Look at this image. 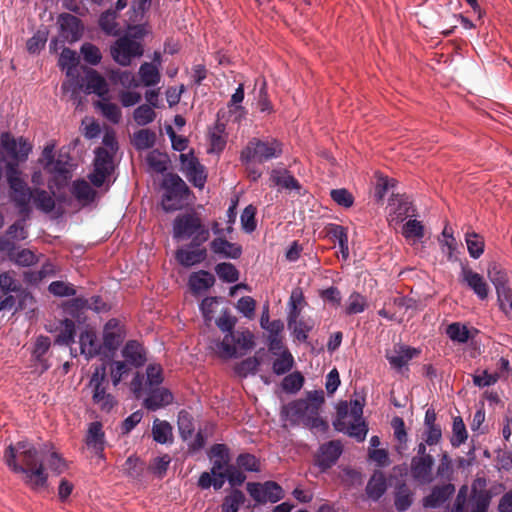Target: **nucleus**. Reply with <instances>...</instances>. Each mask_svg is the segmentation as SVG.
<instances>
[{"instance_id": "f257e3e1", "label": "nucleus", "mask_w": 512, "mask_h": 512, "mask_svg": "<svg viewBox=\"0 0 512 512\" xmlns=\"http://www.w3.org/2000/svg\"><path fill=\"white\" fill-rule=\"evenodd\" d=\"M3 459L13 472L23 475V481L31 488L46 486L48 474L43 465V454L29 441L10 444L4 452Z\"/></svg>"}, {"instance_id": "f03ea898", "label": "nucleus", "mask_w": 512, "mask_h": 512, "mask_svg": "<svg viewBox=\"0 0 512 512\" xmlns=\"http://www.w3.org/2000/svg\"><path fill=\"white\" fill-rule=\"evenodd\" d=\"M324 401L322 390L309 391L305 399H297L284 405L282 414L292 425L302 423L310 429L325 431L328 428L327 422L319 416Z\"/></svg>"}, {"instance_id": "7ed1b4c3", "label": "nucleus", "mask_w": 512, "mask_h": 512, "mask_svg": "<svg viewBox=\"0 0 512 512\" xmlns=\"http://www.w3.org/2000/svg\"><path fill=\"white\" fill-rule=\"evenodd\" d=\"M6 169V179L10 190V199L18 209L19 214L29 217L32 209L30 202L33 197L34 189L30 188L21 178V171L16 162H6L0 151V180L3 177V169Z\"/></svg>"}, {"instance_id": "20e7f679", "label": "nucleus", "mask_w": 512, "mask_h": 512, "mask_svg": "<svg viewBox=\"0 0 512 512\" xmlns=\"http://www.w3.org/2000/svg\"><path fill=\"white\" fill-rule=\"evenodd\" d=\"M162 188L165 190L162 207L166 212L182 209L187 204L190 189L179 175L175 173L165 174Z\"/></svg>"}, {"instance_id": "39448f33", "label": "nucleus", "mask_w": 512, "mask_h": 512, "mask_svg": "<svg viewBox=\"0 0 512 512\" xmlns=\"http://www.w3.org/2000/svg\"><path fill=\"white\" fill-rule=\"evenodd\" d=\"M283 153V145L276 139L260 140L252 138L241 152L244 163H264L278 158Z\"/></svg>"}, {"instance_id": "423d86ee", "label": "nucleus", "mask_w": 512, "mask_h": 512, "mask_svg": "<svg viewBox=\"0 0 512 512\" xmlns=\"http://www.w3.org/2000/svg\"><path fill=\"white\" fill-rule=\"evenodd\" d=\"M173 236L175 239L192 238L193 246H200L209 238V230L202 225L195 214L178 215L173 222Z\"/></svg>"}, {"instance_id": "0eeeda50", "label": "nucleus", "mask_w": 512, "mask_h": 512, "mask_svg": "<svg viewBox=\"0 0 512 512\" xmlns=\"http://www.w3.org/2000/svg\"><path fill=\"white\" fill-rule=\"evenodd\" d=\"M109 381L104 364L95 368L88 386L92 389L93 404L102 412L109 413L117 404L115 397L107 392Z\"/></svg>"}, {"instance_id": "6e6552de", "label": "nucleus", "mask_w": 512, "mask_h": 512, "mask_svg": "<svg viewBox=\"0 0 512 512\" xmlns=\"http://www.w3.org/2000/svg\"><path fill=\"white\" fill-rule=\"evenodd\" d=\"M230 74V76L226 75V90L232 93L226 106L229 119L233 122H240L247 114L246 109L242 106L245 97L244 87L246 78L241 73L231 71Z\"/></svg>"}, {"instance_id": "1a4fd4ad", "label": "nucleus", "mask_w": 512, "mask_h": 512, "mask_svg": "<svg viewBox=\"0 0 512 512\" xmlns=\"http://www.w3.org/2000/svg\"><path fill=\"white\" fill-rule=\"evenodd\" d=\"M210 457H216L211 472H203L198 480L201 489L213 487L219 490L224 485V444H216L210 450Z\"/></svg>"}, {"instance_id": "9d476101", "label": "nucleus", "mask_w": 512, "mask_h": 512, "mask_svg": "<svg viewBox=\"0 0 512 512\" xmlns=\"http://www.w3.org/2000/svg\"><path fill=\"white\" fill-rule=\"evenodd\" d=\"M143 52L142 44L128 35L118 38L110 48L113 60L121 66H129L132 60L141 57Z\"/></svg>"}, {"instance_id": "9b49d317", "label": "nucleus", "mask_w": 512, "mask_h": 512, "mask_svg": "<svg viewBox=\"0 0 512 512\" xmlns=\"http://www.w3.org/2000/svg\"><path fill=\"white\" fill-rule=\"evenodd\" d=\"M247 492L258 504L276 503L285 497L283 488L275 481L269 480L264 483L248 482Z\"/></svg>"}, {"instance_id": "f8f14e48", "label": "nucleus", "mask_w": 512, "mask_h": 512, "mask_svg": "<svg viewBox=\"0 0 512 512\" xmlns=\"http://www.w3.org/2000/svg\"><path fill=\"white\" fill-rule=\"evenodd\" d=\"M113 158L112 152L106 148L98 147L95 150L94 171L89 175V179L95 187H101L114 171Z\"/></svg>"}, {"instance_id": "ddd939ff", "label": "nucleus", "mask_w": 512, "mask_h": 512, "mask_svg": "<svg viewBox=\"0 0 512 512\" xmlns=\"http://www.w3.org/2000/svg\"><path fill=\"white\" fill-rule=\"evenodd\" d=\"M205 325L211 327L216 325L224 332V301L222 297H206L200 304Z\"/></svg>"}, {"instance_id": "4468645a", "label": "nucleus", "mask_w": 512, "mask_h": 512, "mask_svg": "<svg viewBox=\"0 0 512 512\" xmlns=\"http://www.w3.org/2000/svg\"><path fill=\"white\" fill-rule=\"evenodd\" d=\"M181 171L187 179L198 188H203L206 182L204 167L193 152L180 154Z\"/></svg>"}, {"instance_id": "2eb2a0df", "label": "nucleus", "mask_w": 512, "mask_h": 512, "mask_svg": "<svg viewBox=\"0 0 512 512\" xmlns=\"http://www.w3.org/2000/svg\"><path fill=\"white\" fill-rule=\"evenodd\" d=\"M343 452V446L339 440H331L320 445L315 454V465L325 472L334 466Z\"/></svg>"}, {"instance_id": "dca6fc26", "label": "nucleus", "mask_w": 512, "mask_h": 512, "mask_svg": "<svg viewBox=\"0 0 512 512\" xmlns=\"http://www.w3.org/2000/svg\"><path fill=\"white\" fill-rule=\"evenodd\" d=\"M390 212L388 221L390 224H399L403 222L407 217L415 215L416 209L409 197L405 195L393 194L391 202L389 203Z\"/></svg>"}, {"instance_id": "f3484780", "label": "nucleus", "mask_w": 512, "mask_h": 512, "mask_svg": "<svg viewBox=\"0 0 512 512\" xmlns=\"http://www.w3.org/2000/svg\"><path fill=\"white\" fill-rule=\"evenodd\" d=\"M504 489L503 485L491 489H477L476 484L472 486L468 506L470 512H487L491 499Z\"/></svg>"}, {"instance_id": "a211bd4d", "label": "nucleus", "mask_w": 512, "mask_h": 512, "mask_svg": "<svg viewBox=\"0 0 512 512\" xmlns=\"http://www.w3.org/2000/svg\"><path fill=\"white\" fill-rule=\"evenodd\" d=\"M123 341V335L118 320L110 319L103 329V342L101 343L103 356L113 354Z\"/></svg>"}, {"instance_id": "6ab92c4d", "label": "nucleus", "mask_w": 512, "mask_h": 512, "mask_svg": "<svg viewBox=\"0 0 512 512\" xmlns=\"http://www.w3.org/2000/svg\"><path fill=\"white\" fill-rule=\"evenodd\" d=\"M60 36L69 43L78 41L83 33L81 20L69 13H63L58 18Z\"/></svg>"}, {"instance_id": "aec40b11", "label": "nucleus", "mask_w": 512, "mask_h": 512, "mask_svg": "<svg viewBox=\"0 0 512 512\" xmlns=\"http://www.w3.org/2000/svg\"><path fill=\"white\" fill-rule=\"evenodd\" d=\"M435 460L433 456L412 457L410 471L412 478L421 483L428 484L432 482V469Z\"/></svg>"}, {"instance_id": "412c9836", "label": "nucleus", "mask_w": 512, "mask_h": 512, "mask_svg": "<svg viewBox=\"0 0 512 512\" xmlns=\"http://www.w3.org/2000/svg\"><path fill=\"white\" fill-rule=\"evenodd\" d=\"M460 277L479 299L484 300L488 297L489 288L482 275L468 266H462Z\"/></svg>"}, {"instance_id": "4be33fe9", "label": "nucleus", "mask_w": 512, "mask_h": 512, "mask_svg": "<svg viewBox=\"0 0 512 512\" xmlns=\"http://www.w3.org/2000/svg\"><path fill=\"white\" fill-rule=\"evenodd\" d=\"M79 345L80 353L87 359L103 355L101 342L98 340L95 331L91 329H86L80 333Z\"/></svg>"}, {"instance_id": "5701e85b", "label": "nucleus", "mask_w": 512, "mask_h": 512, "mask_svg": "<svg viewBox=\"0 0 512 512\" xmlns=\"http://www.w3.org/2000/svg\"><path fill=\"white\" fill-rule=\"evenodd\" d=\"M85 92L87 94L94 93L104 98L108 94V85L105 78L96 70L87 68L84 77Z\"/></svg>"}, {"instance_id": "b1692460", "label": "nucleus", "mask_w": 512, "mask_h": 512, "mask_svg": "<svg viewBox=\"0 0 512 512\" xmlns=\"http://www.w3.org/2000/svg\"><path fill=\"white\" fill-rule=\"evenodd\" d=\"M235 346H231L226 343V358L233 357L237 353V349L245 352L252 349L254 346V335L248 330H237L236 332L229 335Z\"/></svg>"}, {"instance_id": "393cba45", "label": "nucleus", "mask_w": 512, "mask_h": 512, "mask_svg": "<svg viewBox=\"0 0 512 512\" xmlns=\"http://www.w3.org/2000/svg\"><path fill=\"white\" fill-rule=\"evenodd\" d=\"M173 395L167 388L153 387L144 400V406L151 411H156L171 404Z\"/></svg>"}, {"instance_id": "a878e982", "label": "nucleus", "mask_w": 512, "mask_h": 512, "mask_svg": "<svg viewBox=\"0 0 512 512\" xmlns=\"http://www.w3.org/2000/svg\"><path fill=\"white\" fill-rule=\"evenodd\" d=\"M455 492L453 484H444L433 487L431 493L423 499L425 508H437L446 502Z\"/></svg>"}, {"instance_id": "bb28decb", "label": "nucleus", "mask_w": 512, "mask_h": 512, "mask_svg": "<svg viewBox=\"0 0 512 512\" xmlns=\"http://www.w3.org/2000/svg\"><path fill=\"white\" fill-rule=\"evenodd\" d=\"M206 258V250L199 248V246H193L190 244L187 249H179L176 252L177 261L185 266L191 267L195 264L201 263Z\"/></svg>"}, {"instance_id": "cd10ccee", "label": "nucleus", "mask_w": 512, "mask_h": 512, "mask_svg": "<svg viewBox=\"0 0 512 512\" xmlns=\"http://www.w3.org/2000/svg\"><path fill=\"white\" fill-rule=\"evenodd\" d=\"M414 493L405 482L396 485L394 491V506L398 512L407 511L413 504Z\"/></svg>"}, {"instance_id": "c85d7f7f", "label": "nucleus", "mask_w": 512, "mask_h": 512, "mask_svg": "<svg viewBox=\"0 0 512 512\" xmlns=\"http://www.w3.org/2000/svg\"><path fill=\"white\" fill-rule=\"evenodd\" d=\"M270 181L274 186L282 189L297 191L301 189L299 181L286 169H273L270 174Z\"/></svg>"}, {"instance_id": "c756f323", "label": "nucleus", "mask_w": 512, "mask_h": 512, "mask_svg": "<svg viewBox=\"0 0 512 512\" xmlns=\"http://www.w3.org/2000/svg\"><path fill=\"white\" fill-rule=\"evenodd\" d=\"M419 353L420 351L416 348L400 346L399 350L395 351L394 354L387 353L386 359L388 360L391 367L397 370H401L411 359L419 355Z\"/></svg>"}, {"instance_id": "7c9ffc66", "label": "nucleus", "mask_w": 512, "mask_h": 512, "mask_svg": "<svg viewBox=\"0 0 512 512\" xmlns=\"http://www.w3.org/2000/svg\"><path fill=\"white\" fill-rule=\"evenodd\" d=\"M122 355L134 367H140L146 361L143 347L136 340H130L125 344Z\"/></svg>"}, {"instance_id": "2f4dec72", "label": "nucleus", "mask_w": 512, "mask_h": 512, "mask_svg": "<svg viewBox=\"0 0 512 512\" xmlns=\"http://www.w3.org/2000/svg\"><path fill=\"white\" fill-rule=\"evenodd\" d=\"M214 282L215 278L213 274L204 270H200L198 272H193L189 276L188 285L194 294H198L209 289L211 286H213Z\"/></svg>"}, {"instance_id": "473e14b6", "label": "nucleus", "mask_w": 512, "mask_h": 512, "mask_svg": "<svg viewBox=\"0 0 512 512\" xmlns=\"http://www.w3.org/2000/svg\"><path fill=\"white\" fill-rule=\"evenodd\" d=\"M367 496L373 500L378 501L387 490V482L382 472H375L369 479L366 486Z\"/></svg>"}, {"instance_id": "72a5a7b5", "label": "nucleus", "mask_w": 512, "mask_h": 512, "mask_svg": "<svg viewBox=\"0 0 512 512\" xmlns=\"http://www.w3.org/2000/svg\"><path fill=\"white\" fill-rule=\"evenodd\" d=\"M102 427L103 426L101 422H92L89 425L86 436V444L89 447L94 448L97 453L104 450L105 434L102 430Z\"/></svg>"}, {"instance_id": "f704fd0d", "label": "nucleus", "mask_w": 512, "mask_h": 512, "mask_svg": "<svg viewBox=\"0 0 512 512\" xmlns=\"http://www.w3.org/2000/svg\"><path fill=\"white\" fill-rule=\"evenodd\" d=\"M156 143V133L150 129H140L133 134L132 144L136 150L152 148Z\"/></svg>"}, {"instance_id": "c9c22d12", "label": "nucleus", "mask_w": 512, "mask_h": 512, "mask_svg": "<svg viewBox=\"0 0 512 512\" xmlns=\"http://www.w3.org/2000/svg\"><path fill=\"white\" fill-rule=\"evenodd\" d=\"M153 440L160 444L172 442V426L167 421L155 419L152 426Z\"/></svg>"}, {"instance_id": "e433bc0d", "label": "nucleus", "mask_w": 512, "mask_h": 512, "mask_svg": "<svg viewBox=\"0 0 512 512\" xmlns=\"http://www.w3.org/2000/svg\"><path fill=\"white\" fill-rule=\"evenodd\" d=\"M139 76L146 87L155 86L160 82L161 75L158 66L145 62L139 68Z\"/></svg>"}, {"instance_id": "4c0bfd02", "label": "nucleus", "mask_w": 512, "mask_h": 512, "mask_svg": "<svg viewBox=\"0 0 512 512\" xmlns=\"http://www.w3.org/2000/svg\"><path fill=\"white\" fill-rule=\"evenodd\" d=\"M465 241L469 255L474 259H478L484 252L485 243L483 237L474 231L466 232Z\"/></svg>"}, {"instance_id": "58836bf2", "label": "nucleus", "mask_w": 512, "mask_h": 512, "mask_svg": "<svg viewBox=\"0 0 512 512\" xmlns=\"http://www.w3.org/2000/svg\"><path fill=\"white\" fill-rule=\"evenodd\" d=\"M32 200L36 208L45 213H50L55 208V201L53 197L43 189L35 188Z\"/></svg>"}, {"instance_id": "ea45409f", "label": "nucleus", "mask_w": 512, "mask_h": 512, "mask_svg": "<svg viewBox=\"0 0 512 512\" xmlns=\"http://www.w3.org/2000/svg\"><path fill=\"white\" fill-rule=\"evenodd\" d=\"M467 438L468 432L463 419L460 416L454 417L452 423V436L450 438L451 445L457 448L465 443Z\"/></svg>"}, {"instance_id": "a19ab883", "label": "nucleus", "mask_w": 512, "mask_h": 512, "mask_svg": "<svg viewBox=\"0 0 512 512\" xmlns=\"http://www.w3.org/2000/svg\"><path fill=\"white\" fill-rule=\"evenodd\" d=\"M72 194L79 201L92 202L96 192L85 180H77L72 185Z\"/></svg>"}, {"instance_id": "79ce46f5", "label": "nucleus", "mask_w": 512, "mask_h": 512, "mask_svg": "<svg viewBox=\"0 0 512 512\" xmlns=\"http://www.w3.org/2000/svg\"><path fill=\"white\" fill-rule=\"evenodd\" d=\"M168 161L169 160L167 154L161 153L157 149L152 150L146 156V162L148 166L156 173L165 172L167 169Z\"/></svg>"}, {"instance_id": "37998d69", "label": "nucleus", "mask_w": 512, "mask_h": 512, "mask_svg": "<svg viewBox=\"0 0 512 512\" xmlns=\"http://www.w3.org/2000/svg\"><path fill=\"white\" fill-rule=\"evenodd\" d=\"M488 277L494 284L498 295L506 291L507 275L497 264L489 266Z\"/></svg>"}, {"instance_id": "c03bdc74", "label": "nucleus", "mask_w": 512, "mask_h": 512, "mask_svg": "<svg viewBox=\"0 0 512 512\" xmlns=\"http://www.w3.org/2000/svg\"><path fill=\"white\" fill-rule=\"evenodd\" d=\"M79 58L77 53L69 48H64L59 57V66L66 69L67 76H73V71L77 67Z\"/></svg>"}, {"instance_id": "a18cd8bd", "label": "nucleus", "mask_w": 512, "mask_h": 512, "mask_svg": "<svg viewBox=\"0 0 512 512\" xmlns=\"http://www.w3.org/2000/svg\"><path fill=\"white\" fill-rule=\"evenodd\" d=\"M96 106L101 110L103 116L113 124H118L121 120L122 113L120 108L111 102H107L105 98L103 101H98Z\"/></svg>"}, {"instance_id": "49530a36", "label": "nucleus", "mask_w": 512, "mask_h": 512, "mask_svg": "<svg viewBox=\"0 0 512 512\" xmlns=\"http://www.w3.org/2000/svg\"><path fill=\"white\" fill-rule=\"evenodd\" d=\"M294 365V358L289 350H283L280 356L274 360L272 369L277 375H283L289 372Z\"/></svg>"}, {"instance_id": "de8ad7c7", "label": "nucleus", "mask_w": 512, "mask_h": 512, "mask_svg": "<svg viewBox=\"0 0 512 512\" xmlns=\"http://www.w3.org/2000/svg\"><path fill=\"white\" fill-rule=\"evenodd\" d=\"M75 323L71 319H65L61 323V329L56 337L55 342L60 345H69L74 342Z\"/></svg>"}, {"instance_id": "09e8293b", "label": "nucleus", "mask_w": 512, "mask_h": 512, "mask_svg": "<svg viewBox=\"0 0 512 512\" xmlns=\"http://www.w3.org/2000/svg\"><path fill=\"white\" fill-rule=\"evenodd\" d=\"M155 118V111L147 104L138 106L133 112V119L139 126H145L153 122Z\"/></svg>"}, {"instance_id": "8fccbe9b", "label": "nucleus", "mask_w": 512, "mask_h": 512, "mask_svg": "<svg viewBox=\"0 0 512 512\" xmlns=\"http://www.w3.org/2000/svg\"><path fill=\"white\" fill-rule=\"evenodd\" d=\"M178 429L184 440L190 438L195 430L192 416L185 410L178 414Z\"/></svg>"}, {"instance_id": "3c124183", "label": "nucleus", "mask_w": 512, "mask_h": 512, "mask_svg": "<svg viewBox=\"0 0 512 512\" xmlns=\"http://www.w3.org/2000/svg\"><path fill=\"white\" fill-rule=\"evenodd\" d=\"M447 336L454 342L466 343L470 338L469 330L466 326L454 322L446 328Z\"/></svg>"}, {"instance_id": "603ef678", "label": "nucleus", "mask_w": 512, "mask_h": 512, "mask_svg": "<svg viewBox=\"0 0 512 512\" xmlns=\"http://www.w3.org/2000/svg\"><path fill=\"white\" fill-rule=\"evenodd\" d=\"M303 384V375L300 372L295 371L284 377L281 386L282 389L287 393H296L302 388Z\"/></svg>"}, {"instance_id": "864d4df0", "label": "nucleus", "mask_w": 512, "mask_h": 512, "mask_svg": "<svg viewBox=\"0 0 512 512\" xmlns=\"http://www.w3.org/2000/svg\"><path fill=\"white\" fill-rule=\"evenodd\" d=\"M366 307V298L358 292H353L348 298L345 313L347 315L359 314L362 313Z\"/></svg>"}, {"instance_id": "5fc2aeb1", "label": "nucleus", "mask_w": 512, "mask_h": 512, "mask_svg": "<svg viewBox=\"0 0 512 512\" xmlns=\"http://www.w3.org/2000/svg\"><path fill=\"white\" fill-rule=\"evenodd\" d=\"M80 52L82 54L83 60L90 65L95 66L101 62L102 54L100 49L92 43H83L80 48Z\"/></svg>"}, {"instance_id": "6e6d98bb", "label": "nucleus", "mask_w": 512, "mask_h": 512, "mask_svg": "<svg viewBox=\"0 0 512 512\" xmlns=\"http://www.w3.org/2000/svg\"><path fill=\"white\" fill-rule=\"evenodd\" d=\"M13 271H5L0 273V290L3 294L10 292L16 293L22 287L21 284L15 279Z\"/></svg>"}, {"instance_id": "4d7b16f0", "label": "nucleus", "mask_w": 512, "mask_h": 512, "mask_svg": "<svg viewBox=\"0 0 512 512\" xmlns=\"http://www.w3.org/2000/svg\"><path fill=\"white\" fill-rule=\"evenodd\" d=\"M256 208L253 205H248L243 210L240 221L241 228L246 233H252L256 229Z\"/></svg>"}, {"instance_id": "13d9d810", "label": "nucleus", "mask_w": 512, "mask_h": 512, "mask_svg": "<svg viewBox=\"0 0 512 512\" xmlns=\"http://www.w3.org/2000/svg\"><path fill=\"white\" fill-rule=\"evenodd\" d=\"M402 234L407 239H421L424 237V226L418 220H409L403 225Z\"/></svg>"}, {"instance_id": "bf43d9fd", "label": "nucleus", "mask_w": 512, "mask_h": 512, "mask_svg": "<svg viewBox=\"0 0 512 512\" xmlns=\"http://www.w3.org/2000/svg\"><path fill=\"white\" fill-rule=\"evenodd\" d=\"M330 196L336 204L344 208H350L354 204V196L345 188L332 189Z\"/></svg>"}, {"instance_id": "052dcab7", "label": "nucleus", "mask_w": 512, "mask_h": 512, "mask_svg": "<svg viewBox=\"0 0 512 512\" xmlns=\"http://www.w3.org/2000/svg\"><path fill=\"white\" fill-rule=\"evenodd\" d=\"M16 297H17L16 311L26 310V309H29L30 311H34V305H35L36 301L30 291L21 287L20 290H18L16 292Z\"/></svg>"}, {"instance_id": "680f3d73", "label": "nucleus", "mask_w": 512, "mask_h": 512, "mask_svg": "<svg viewBox=\"0 0 512 512\" xmlns=\"http://www.w3.org/2000/svg\"><path fill=\"white\" fill-rule=\"evenodd\" d=\"M238 468L248 472H258L260 465L258 459L249 453L240 454L236 459Z\"/></svg>"}, {"instance_id": "e2e57ef3", "label": "nucleus", "mask_w": 512, "mask_h": 512, "mask_svg": "<svg viewBox=\"0 0 512 512\" xmlns=\"http://www.w3.org/2000/svg\"><path fill=\"white\" fill-rule=\"evenodd\" d=\"M144 463L135 456H130L123 464V471L130 477L138 478L142 475Z\"/></svg>"}, {"instance_id": "0e129e2a", "label": "nucleus", "mask_w": 512, "mask_h": 512, "mask_svg": "<svg viewBox=\"0 0 512 512\" xmlns=\"http://www.w3.org/2000/svg\"><path fill=\"white\" fill-rule=\"evenodd\" d=\"M47 42V33L45 31L38 30L34 35L27 40L26 47L29 53H39Z\"/></svg>"}, {"instance_id": "69168bd1", "label": "nucleus", "mask_w": 512, "mask_h": 512, "mask_svg": "<svg viewBox=\"0 0 512 512\" xmlns=\"http://www.w3.org/2000/svg\"><path fill=\"white\" fill-rule=\"evenodd\" d=\"M48 290L58 297L74 296L76 294L74 286L63 281H53L50 283Z\"/></svg>"}, {"instance_id": "338daca9", "label": "nucleus", "mask_w": 512, "mask_h": 512, "mask_svg": "<svg viewBox=\"0 0 512 512\" xmlns=\"http://www.w3.org/2000/svg\"><path fill=\"white\" fill-rule=\"evenodd\" d=\"M259 366L260 360L257 357H248L237 365L236 372L241 377H246L248 374H255Z\"/></svg>"}, {"instance_id": "774afa93", "label": "nucleus", "mask_w": 512, "mask_h": 512, "mask_svg": "<svg viewBox=\"0 0 512 512\" xmlns=\"http://www.w3.org/2000/svg\"><path fill=\"white\" fill-rule=\"evenodd\" d=\"M245 502V495L241 490L233 489L226 496V512H238L239 507Z\"/></svg>"}]
</instances>
